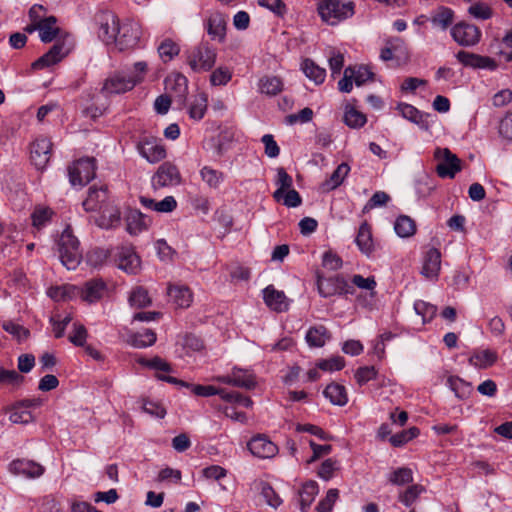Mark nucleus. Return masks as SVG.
I'll return each instance as SVG.
<instances>
[{"mask_svg": "<svg viewBox=\"0 0 512 512\" xmlns=\"http://www.w3.org/2000/svg\"><path fill=\"white\" fill-rule=\"evenodd\" d=\"M58 252L62 264L68 270H74L80 264L82 254L79 248V241L74 236L70 226L64 229L59 238Z\"/></svg>", "mask_w": 512, "mask_h": 512, "instance_id": "1", "label": "nucleus"}, {"mask_svg": "<svg viewBox=\"0 0 512 512\" xmlns=\"http://www.w3.org/2000/svg\"><path fill=\"white\" fill-rule=\"evenodd\" d=\"M317 10L324 22L336 25L354 14V3L340 0H320Z\"/></svg>", "mask_w": 512, "mask_h": 512, "instance_id": "2", "label": "nucleus"}, {"mask_svg": "<svg viewBox=\"0 0 512 512\" xmlns=\"http://www.w3.org/2000/svg\"><path fill=\"white\" fill-rule=\"evenodd\" d=\"M217 53L208 42H201L186 53V61L194 72H205L212 69Z\"/></svg>", "mask_w": 512, "mask_h": 512, "instance_id": "3", "label": "nucleus"}, {"mask_svg": "<svg viewBox=\"0 0 512 512\" xmlns=\"http://www.w3.org/2000/svg\"><path fill=\"white\" fill-rule=\"evenodd\" d=\"M434 158L437 161L435 171L441 178L453 179L462 170V160L448 148H437Z\"/></svg>", "mask_w": 512, "mask_h": 512, "instance_id": "4", "label": "nucleus"}, {"mask_svg": "<svg viewBox=\"0 0 512 512\" xmlns=\"http://www.w3.org/2000/svg\"><path fill=\"white\" fill-rule=\"evenodd\" d=\"M95 159L82 158L68 167L69 181L73 186H84L95 177Z\"/></svg>", "mask_w": 512, "mask_h": 512, "instance_id": "5", "label": "nucleus"}, {"mask_svg": "<svg viewBox=\"0 0 512 512\" xmlns=\"http://www.w3.org/2000/svg\"><path fill=\"white\" fill-rule=\"evenodd\" d=\"M182 183V176L179 168L171 163H162L152 176V187L155 190L178 186Z\"/></svg>", "mask_w": 512, "mask_h": 512, "instance_id": "6", "label": "nucleus"}, {"mask_svg": "<svg viewBox=\"0 0 512 512\" xmlns=\"http://www.w3.org/2000/svg\"><path fill=\"white\" fill-rule=\"evenodd\" d=\"M451 36L460 46L474 47L480 42L482 32L476 25L461 21L451 28Z\"/></svg>", "mask_w": 512, "mask_h": 512, "instance_id": "7", "label": "nucleus"}, {"mask_svg": "<svg viewBox=\"0 0 512 512\" xmlns=\"http://www.w3.org/2000/svg\"><path fill=\"white\" fill-rule=\"evenodd\" d=\"M140 26L131 21L120 24L118 22L117 37L115 40V48L118 51H126L134 48L140 39Z\"/></svg>", "mask_w": 512, "mask_h": 512, "instance_id": "8", "label": "nucleus"}, {"mask_svg": "<svg viewBox=\"0 0 512 512\" xmlns=\"http://www.w3.org/2000/svg\"><path fill=\"white\" fill-rule=\"evenodd\" d=\"M142 80V77H126L121 73H115L108 77L101 88V93L105 95L120 94L130 91Z\"/></svg>", "mask_w": 512, "mask_h": 512, "instance_id": "9", "label": "nucleus"}, {"mask_svg": "<svg viewBox=\"0 0 512 512\" xmlns=\"http://www.w3.org/2000/svg\"><path fill=\"white\" fill-rule=\"evenodd\" d=\"M317 287L321 296L327 298L349 292V285L344 277L336 275L329 278L318 276Z\"/></svg>", "mask_w": 512, "mask_h": 512, "instance_id": "10", "label": "nucleus"}, {"mask_svg": "<svg viewBox=\"0 0 512 512\" xmlns=\"http://www.w3.org/2000/svg\"><path fill=\"white\" fill-rule=\"evenodd\" d=\"M52 143L47 138L36 139L30 149V158L37 169H44L51 157Z\"/></svg>", "mask_w": 512, "mask_h": 512, "instance_id": "11", "label": "nucleus"}, {"mask_svg": "<svg viewBox=\"0 0 512 512\" xmlns=\"http://www.w3.org/2000/svg\"><path fill=\"white\" fill-rule=\"evenodd\" d=\"M248 450L258 458H273L278 453V447L265 435H256L247 443Z\"/></svg>", "mask_w": 512, "mask_h": 512, "instance_id": "12", "label": "nucleus"}, {"mask_svg": "<svg viewBox=\"0 0 512 512\" xmlns=\"http://www.w3.org/2000/svg\"><path fill=\"white\" fill-rule=\"evenodd\" d=\"M112 202L108 194L107 186L102 185L99 188L92 186L88 190L87 198L83 201V207L87 212H98L105 204Z\"/></svg>", "mask_w": 512, "mask_h": 512, "instance_id": "13", "label": "nucleus"}, {"mask_svg": "<svg viewBox=\"0 0 512 512\" xmlns=\"http://www.w3.org/2000/svg\"><path fill=\"white\" fill-rule=\"evenodd\" d=\"M95 224L101 229H113L120 225L121 213L119 208L114 204H105L98 211V215L94 217Z\"/></svg>", "mask_w": 512, "mask_h": 512, "instance_id": "14", "label": "nucleus"}, {"mask_svg": "<svg viewBox=\"0 0 512 512\" xmlns=\"http://www.w3.org/2000/svg\"><path fill=\"white\" fill-rule=\"evenodd\" d=\"M69 51L70 49L65 46L64 40H57L47 53L32 64V67L34 69H42L56 64L68 55Z\"/></svg>", "mask_w": 512, "mask_h": 512, "instance_id": "15", "label": "nucleus"}, {"mask_svg": "<svg viewBox=\"0 0 512 512\" xmlns=\"http://www.w3.org/2000/svg\"><path fill=\"white\" fill-rule=\"evenodd\" d=\"M456 58L462 65L475 69L495 70L498 67L497 62L493 58L464 50L459 51L456 54Z\"/></svg>", "mask_w": 512, "mask_h": 512, "instance_id": "16", "label": "nucleus"}, {"mask_svg": "<svg viewBox=\"0 0 512 512\" xmlns=\"http://www.w3.org/2000/svg\"><path fill=\"white\" fill-rule=\"evenodd\" d=\"M9 471L14 475H22L27 478H38L43 475L45 468L32 460L16 459L9 464Z\"/></svg>", "mask_w": 512, "mask_h": 512, "instance_id": "17", "label": "nucleus"}, {"mask_svg": "<svg viewBox=\"0 0 512 512\" xmlns=\"http://www.w3.org/2000/svg\"><path fill=\"white\" fill-rule=\"evenodd\" d=\"M227 16L218 11L212 12L206 21V29L210 38L223 43L226 37Z\"/></svg>", "mask_w": 512, "mask_h": 512, "instance_id": "18", "label": "nucleus"}, {"mask_svg": "<svg viewBox=\"0 0 512 512\" xmlns=\"http://www.w3.org/2000/svg\"><path fill=\"white\" fill-rule=\"evenodd\" d=\"M138 151L143 158L150 163H157L166 157V149L153 139H144L137 145Z\"/></svg>", "mask_w": 512, "mask_h": 512, "instance_id": "19", "label": "nucleus"}, {"mask_svg": "<svg viewBox=\"0 0 512 512\" xmlns=\"http://www.w3.org/2000/svg\"><path fill=\"white\" fill-rule=\"evenodd\" d=\"M263 299L265 304L276 312L288 310L289 301L284 292L276 290L272 285L263 290Z\"/></svg>", "mask_w": 512, "mask_h": 512, "instance_id": "20", "label": "nucleus"}, {"mask_svg": "<svg viewBox=\"0 0 512 512\" xmlns=\"http://www.w3.org/2000/svg\"><path fill=\"white\" fill-rule=\"evenodd\" d=\"M117 261L118 267L128 273L134 274L140 268V258L132 248H119Z\"/></svg>", "mask_w": 512, "mask_h": 512, "instance_id": "21", "label": "nucleus"}, {"mask_svg": "<svg viewBox=\"0 0 512 512\" xmlns=\"http://www.w3.org/2000/svg\"><path fill=\"white\" fill-rule=\"evenodd\" d=\"M441 268V253L436 248L427 251L422 267V275L428 279H436Z\"/></svg>", "mask_w": 512, "mask_h": 512, "instance_id": "22", "label": "nucleus"}, {"mask_svg": "<svg viewBox=\"0 0 512 512\" xmlns=\"http://www.w3.org/2000/svg\"><path fill=\"white\" fill-rule=\"evenodd\" d=\"M126 230L130 235H137L148 229L150 219L138 210H130L126 215Z\"/></svg>", "mask_w": 512, "mask_h": 512, "instance_id": "23", "label": "nucleus"}, {"mask_svg": "<svg viewBox=\"0 0 512 512\" xmlns=\"http://www.w3.org/2000/svg\"><path fill=\"white\" fill-rule=\"evenodd\" d=\"M118 22L119 18L112 13L104 15L101 21L99 36L107 45L115 44Z\"/></svg>", "mask_w": 512, "mask_h": 512, "instance_id": "24", "label": "nucleus"}, {"mask_svg": "<svg viewBox=\"0 0 512 512\" xmlns=\"http://www.w3.org/2000/svg\"><path fill=\"white\" fill-rule=\"evenodd\" d=\"M57 19L55 16H49L38 21L39 36L42 42L50 43L57 39L60 28L56 25Z\"/></svg>", "mask_w": 512, "mask_h": 512, "instance_id": "25", "label": "nucleus"}, {"mask_svg": "<svg viewBox=\"0 0 512 512\" xmlns=\"http://www.w3.org/2000/svg\"><path fill=\"white\" fill-rule=\"evenodd\" d=\"M168 295L179 308H188L193 299V294L187 286L170 284L168 286Z\"/></svg>", "mask_w": 512, "mask_h": 512, "instance_id": "26", "label": "nucleus"}, {"mask_svg": "<svg viewBox=\"0 0 512 512\" xmlns=\"http://www.w3.org/2000/svg\"><path fill=\"white\" fill-rule=\"evenodd\" d=\"M106 290V285L102 280L93 279L85 283L81 290V298L89 303H93L102 298Z\"/></svg>", "mask_w": 512, "mask_h": 512, "instance_id": "27", "label": "nucleus"}, {"mask_svg": "<svg viewBox=\"0 0 512 512\" xmlns=\"http://www.w3.org/2000/svg\"><path fill=\"white\" fill-rule=\"evenodd\" d=\"M355 242L362 253L370 255L373 251L371 226L366 221L360 225Z\"/></svg>", "mask_w": 512, "mask_h": 512, "instance_id": "28", "label": "nucleus"}, {"mask_svg": "<svg viewBox=\"0 0 512 512\" xmlns=\"http://www.w3.org/2000/svg\"><path fill=\"white\" fill-rule=\"evenodd\" d=\"M305 339L310 347H323L330 339V333L323 325L314 326L307 331Z\"/></svg>", "mask_w": 512, "mask_h": 512, "instance_id": "29", "label": "nucleus"}, {"mask_svg": "<svg viewBox=\"0 0 512 512\" xmlns=\"http://www.w3.org/2000/svg\"><path fill=\"white\" fill-rule=\"evenodd\" d=\"M323 393L334 405L344 406L348 402V395L345 387L338 383L329 384Z\"/></svg>", "mask_w": 512, "mask_h": 512, "instance_id": "30", "label": "nucleus"}, {"mask_svg": "<svg viewBox=\"0 0 512 512\" xmlns=\"http://www.w3.org/2000/svg\"><path fill=\"white\" fill-rule=\"evenodd\" d=\"M283 87V81L278 76H264L259 80L260 92L268 96L278 95Z\"/></svg>", "mask_w": 512, "mask_h": 512, "instance_id": "31", "label": "nucleus"}, {"mask_svg": "<svg viewBox=\"0 0 512 512\" xmlns=\"http://www.w3.org/2000/svg\"><path fill=\"white\" fill-rule=\"evenodd\" d=\"M318 491V484L315 481H308L302 486V489L299 491L300 509L302 512H306L309 509Z\"/></svg>", "mask_w": 512, "mask_h": 512, "instance_id": "32", "label": "nucleus"}, {"mask_svg": "<svg viewBox=\"0 0 512 512\" xmlns=\"http://www.w3.org/2000/svg\"><path fill=\"white\" fill-rule=\"evenodd\" d=\"M350 167L347 163H341L331 174L330 178L327 179L322 187L325 191H331L340 186L345 177L348 175Z\"/></svg>", "mask_w": 512, "mask_h": 512, "instance_id": "33", "label": "nucleus"}, {"mask_svg": "<svg viewBox=\"0 0 512 512\" xmlns=\"http://www.w3.org/2000/svg\"><path fill=\"white\" fill-rule=\"evenodd\" d=\"M498 359L497 353L491 350H482L475 353L469 359L471 365L479 369L491 367Z\"/></svg>", "mask_w": 512, "mask_h": 512, "instance_id": "34", "label": "nucleus"}, {"mask_svg": "<svg viewBox=\"0 0 512 512\" xmlns=\"http://www.w3.org/2000/svg\"><path fill=\"white\" fill-rule=\"evenodd\" d=\"M302 70L305 75L316 84H322L326 77V70L318 66L313 60L305 59L302 62Z\"/></svg>", "mask_w": 512, "mask_h": 512, "instance_id": "35", "label": "nucleus"}, {"mask_svg": "<svg viewBox=\"0 0 512 512\" xmlns=\"http://www.w3.org/2000/svg\"><path fill=\"white\" fill-rule=\"evenodd\" d=\"M394 230L402 238L411 237L416 232L415 221L409 216L401 215L395 221Z\"/></svg>", "mask_w": 512, "mask_h": 512, "instance_id": "36", "label": "nucleus"}, {"mask_svg": "<svg viewBox=\"0 0 512 512\" xmlns=\"http://www.w3.org/2000/svg\"><path fill=\"white\" fill-rule=\"evenodd\" d=\"M276 184L278 189L273 193V198L276 201H281L283 193L289 189H292L293 180L292 177L286 172L283 167L277 169V180Z\"/></svg>", "mask_w": 512, "mask_h": 512, "instance_id": "37", "label": "nucleus"}, {"mask_svg": "<svg viewBox=\"0 0 512 512\" xmlns=\"http://www.w3.org/2000/svg\"><path fill=\"white\" fill-rule=\"evenodd\" d=\"M447 384L450 387V389L454 392L455 396L459 399L467 398L472 392L471 385L468 382L456 376L448 377Z\"/></svg>", "mask_w": 512, "mask_h": 512, "instance_id": "38", "label": "nucleus"}, {"mask_svg": "<svg viewBox=\"0 0 512 512\" xmlns=\"http://www.w3.org/2000/svg\"><path fill=\"white\" fill-rule=\"evenodd\" d=\"M207 110V95L200 93L196 95L189 107V116L194 120H201Z\"/></svg>", "mask_w": 512, "mask_h": 512, "instance_id": "39", "label": "nucleus"}, {"mask_svg": "<svg viewBox=\"0 0 512 512\" xmlns=\"http://www.w3.org/2000/svg\"><path fill=\"white\" fill-rule=\"evenodd\" d=\"M233 381L234 386L245 388L248 390L253 389L256 386L254 375L240 368H234Z\"/></svg>", "mask_w": 512, "mask_h": 512, "instance_id": "40", "label": "nucleus"}, {"mask_svg": "<svg viewBox=\"0 0 512 512\" xmlns=\"http://www.w3.org/2000/svg\"><path fill=\"white\" fill-rule=\"evenodd\" d=\"M200 177L210 188L216 189L223 181L224 174L221 171L212 169L209 166H204L200 170Z\"/></svg>", "mask_w": 512, "mask_h": 512, "instance_id": "41", "label": "nucleus"}, {"mask_svg": "<svg viewBox=\"0 0 512 512\" xmlns=\"http://www.w3.org/2000/svg\"><path fill=\"white\" fill-rule=\"evenodd\" d=\"M454 12L447 7H440L436 14L431 18L434 26L446 30L453 22Z\"/></svg>", "mask_w": 512, "mask_h": 512, "instance_id": "42", "label": "nucleus"}, {"mask_svg": "<svg viewBox=\"0 0 512 512\" xmlns=\"http://www.w3.org/2000/svg\"><path fill=\"white\" fill-rule=\"evenodd\" d=\"M53 215L54 212L49 207L37 206L31 214L32 225L40 229L52 219Z\"/></svg>", "mask_w": 512, "mask_h": 512, "instance_id": "43", "label": "nucleus"}, {"mask_svg": "<svg viewBox=\"0 0 512 512\" xmlns=\"http://www.w3.org/2000/svg\"><path fill=\"white\" fill-rule=\"evenodd\" d=\"M129 303L134 308H144L151 304L148 291L143 287H136L129 296Z\"/></svg>", "mask_w": 512, "mask_h": 512, "instance_id": "44", "label": "nucleus"}, {"mask_svg": "<svg viewBox=\"0 0 512 512\" xmlns=\"http://www.w3.org/2000/svg\"><path fill=\"white\" fill-rule=\"evenodd\" d=\"M180 52V47L172 39H165L158 47L160 58L164 62L171 61Z\"/></svg>", "mask_w": 512, "mask_h": 512, "instance_id": "45", "label": "nucleus"}, {"mask_svg": "<svg viewBox=\"0 0 512 512\" xmlns=\"http://www.w3.org/2000/svg\"><path fill=\"white\" fill-rule=\"evenodd\" d=\"M9 420L14 424H28L33 422L34 416L18 403L12 407Z\"/></svg>", "mask_w": 512, "mask_h": 512, "instance_id": "46", "label": "nucleus"}, {"mask_svg": "<svg viewBox=\"0 0 512 512\" xmlns=\"http://www.w3.org/2000/svg\"><path fill=\"white\" fill-rule=\"evenodd\" d=\"M166 88L168 90H174L177 97L184 99L187 93V78L181 74H177L173 78H168L166 80Z\"/></svg>", "mask_w": 512, "mask_h": 512, "instance_id": "47", "label": "nucleus"}, {"mask_svg": "<svg viewBox=\"0 0 512 512\" xmlns=\"http://www.w3.org/2000/svg\"><path fill=\"white\" fill-rule=\"evenodd\" d=\"M343 120L348 127L354 129L362 127L367 121L366 116L353 107H346Z\"/></svg>", "mask_w": 512, "mask_h": 512, "instance_id": "48", "label": "nucleus"}, {"mask_svg": "<svg viewBox=\"0 0 512 512\" xmlns=\"http://www.w3.org/2000/svg\"><path fill=\"white\" fill-rule=\"evenodd\" d=\"M389 482L393 485L402 486L413 481V473L410 468L401 467L390 473Z\"/></svg>", "mask_w": 512, "mask_h": 512, "instance_id": "49", "label": "nucleus"}, {"mask_svg": "<svg viewBox=\"0 0 512 512\" xmlns=\"http://www.w3.org/2000/svg\"><path fill=\"white\" fill-rule=\"evenodd\" d=\"M24 380V376L19 374L16 370H8L0 367V384L19 387L24 383Z\"/></svg>", "mask_w": 512, "mask_h": 512, "instance_id": "50", "label": "nucleus"}, {"mask_svg": "<svg viewBox=\"0 0 512 512\" xmlns=\"http://www.w3.org/2000/svg\"><path fill=\"white\" fill-rule=\"evenodd\" d=\"M423 491L424 487L422 485L414 484L409 486L404 492L400 493L398 499L405 506L409 507L417 500Z\"/></svg>", "mask_w": 512, "mask_h": 512, "instance_id": "51", "label": "nucleus"}, {"mask_svg": "<svg viewBox=\"0 0 512 512\" xmlns=\"http://www.w3.org/2000/svg\"><path fill=\"white\" fill-rule=\"evenodd\" d=\"M354 83L357 86L364 85L367 81L374 80V73L368 66L355 65L352 66Z\"/></svg>", "mask_w": 512, "mask_h": 512, "instance_id": "52", "label": "nucleus"}, {"mask_svg": "<svg viewBox=\"0 0 512 512\" xmlns=\"http://www.w3.org/2000/svg\"><path fill=\"white\" fill-rule=\"evenodd\" d=\"M2 328L20 342L28 339L30 336L28 329L10 320L4 321Z\"/></svg>", "mask_w": 512, "mask_h": 512, "instance_id": "53", "label": "nucleus"}, {"mask_svg": "<svg viewBox=\"0 0 512 512\" xmlns=\"http://www.w3.org/2000/svg\"><path fill=\"white\" fill-rule=\"evenodd\" d=\"M156 341V334L152 330H145L144 332L137 333L132 337V345L137 348H144L151 346Z\"/></svg>", "mask_w": 512, "mask_h": 512, "instance_id": "54", "label": "nucleus"}, {"mask_svg": "<svg viewBox=\"0 0 512 512\" xmlns=\"http://www.w3.org/2000/svg\"><path fill=\"white\" fill-rule=\"evenodd\" d=\"M261 495L266 503L273 508H277L282 503L279 495L274 491L271 485L266 482L261 483Z\"/></svg>", "mask_w": 512, "mask_h": 512, "instance_id": "55", "label": "nucleus"}, {"mask_svg": "<svg viewBox=\"0 0 512 512\" xmlns=\"http://www.w3.org/2000/svg\"><path fill=\"white\" fill-rule=\"evenodd\" d=\"M88 336L87 329L81 323L73 324V332L69 335V341L75 346H85L86 339Z\"/></svg>", "mask_w": 512, "mask_h": 512, "instance_id": "56", "label": "nucleus"}, {"mask_svg": "<svg viewBox=\"0 0 512 512\" xmlns=\"http://www.w3.org/2000/svg\"><path fill=\"white\" fill-rule=\"evenodd\" d=\"M468 12L474 18L481 20H487L491 18L493 14L492 9L483 2H476L472 4L469 7Z\"/></svg>", "mask_w": 512, "mask_h": 512, "instance_id": "57", "label": "nucleus"}, {"mask_svg": "<svg viewBox=\"0 0 512 512\" xmlns=\"http://www.w3.org/2000/svg\"><path fill=\"white\" fill-rule=\"evenodd\" d=\"M390 200V196L383 191H378L372 195L370 200L363 207V213H367L375 207L385 206Z\"/></svg>", "mask_w": 512, "mask_h": 512, "instance_id": "58", "label": "nucleus"}, {"mask_svg": "<svg viewBox=\"0 0 512 512\" xmlns=\"http://www.w3.org/2000/svg\"><path fill=\"white\" fill-rule=\"evenodd\" d=\"M232 77L231 71L226 67H219L210 75V82L212 85H226Z\"/></svg>", "mask_w": 512, "mask_h": 512, "instance_id": "59", "label": "nucleus"}, {"mask_svg": "<svg viewBox=\"0 0 512 512\" xmlns=\"http://www.w3.org/2000/svg\"><path fill=\"white\" fill-rule=\"evenodd\" d=\"M414 309L418 315L422 316L423 323H425L426 320H431L437 311L436 306L424 301L415 302Z\"/></svg>", "mask_w": 512, "mask_h": 512, "instance_id": "60", "label": "nucleus"}, {"mask_svg": "<svg viewBox=\"0 0 512 512\" xmlns=\"http://www.w3.org/2000/svg\"><path fill=\"white\" fill-rule=\"evenodd\" d=\"M339 492L337 489L328 490L326 497L322 499L316 506L317 512H329L332 510L334 503L338 498Z\"/></svg>", "mask_w": 512, "mask_h": 512, "instance_id": "61", "label": "nucleus"}, {"mask_svg": "<svg viewBox=\"0 0 512 512\" xmlns=\"http://www.w3.org/2000/svg\"><path fill=\"white\" fill-rule=\"evenodd\" d=\"M376 375L377 371L374 366H364L356 370L355 379L359 385H363L374 379Z\"/></svg>", "mask_w": 512, "mask_h": 512, "instance_id": "62", "label": "nucleus"}, {"mask_svg": "<svg viewBox=\"0 0 512 512\" xmlns=\"http://www.w3.org/2000/svg\"><path fill=\"white\" fill-rule=\"evenodd\" d=\"M345 366V361L342 357L336 356L327 360H321L317 367L323 371H338Z\"/></svg>", "mask_w": 512, "mask_h": 512, "instance_id": "63", "label": "nucleus"}, {"mask_svg": "<svg viewBox=\"0 0 512 512\" xmlns=\"http://www.w3.org/2000/svg\"><path fill=\"white\" fill-rule=\"evenodd\" d=\"M397 109L399 110V112L401 113V115L414 122V123H418L421 119V115H420V112L412 105L410 104H406V103H402V104H399L397 106Z\"/></svg>", "mask_w": 512, "mask_h": 512, "instance_id": "64", "label": "nucleus"}]
</instances>
